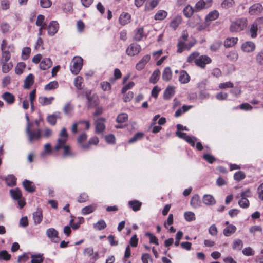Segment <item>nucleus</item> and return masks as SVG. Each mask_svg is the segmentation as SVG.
<instances>
[{"label": "nucleus", "instance_id": "obj_1", "mask_svg": "<svg viewBox=\"0 0 263 263\" xmlns=\"http://www.w3.org/2000/svg\"><path fill=\"white\" fill-rule=\"evenodd\" d=\"M187 62L189 63L194 62L198 67L204 68L206 64L211 63L212 60L206 55L199 56V53L197 51H195L189 55L187 57Z\"/></svg>", "mask_w": 263, "mask_h": 263}, {"label": "nucleus", "instance_id": "obj_2", "mask_svg": "<svg viewBox=\"0 0 263 263\" xmlns=\"http://www.w3.org/2000/svg\"><path fill=\"white\" fill-rule=\"evenodd\" d=\"M248 24L247 17H238L231 22L229 30L231 32H240L246 29Z\"/></svg>", "mask_w": 263, "mask_h": 263}, {"label": "nucleus", "instance_id": "obj_3", "mask_svg": "<svg viewBox=\"0 0 263 263\" xmlns=\"http://www.w3.org/2000/svg\"><path fill=\"white\" fill-rule=\"evenodd\" d=\"M84 93L87 99V105L88 108L93 107L99 104V99L96 93H92L91 90L86 91Z\"/></svg>", "mask_w": 263, "mask_h": 263}, {"label": "nucleus", "instance_id": "obj_4", "mask_svg": "<svg viewBox=\"0 0 263 263\" xmlns=\"http://www.w3.org/2000/svg\"><path fill=\"white\" fill-rule=\"evenodd\" d=\"M83 59L80 57H74L70 65V70L75 75L79 73L83 66Z\"/></svg>", "mask_w": 263, "mask_h": 263}, {"label": "nucleus", "instance_id": "obj_5", "mask_svg": "<svg viewBox=\"0 0 263 263\" xmlns=\"http://www.w3.org/2000/svg\"><path fill=\"white\" fill-rule=\"evenodd\" d=\"M195 44V41H190L187 43H185V42L179 40L177 45V52L178 53H181L183 50H190Z\"/></svg>", "mask_w": 263, "mask_h": 263}, {"label": "nucleus", "instance_id": "obj_6", "mask_svg": "<svg viewBox=\"0 0 263 263\" xmlns=\"http://www.w3.org/2000/svg\"><path fill=\"white\" fill-rule=\"evenodd\" d=\"M26 132L30 143H32L34 140H39L41 138V130L40 129L31 130L29 125L26 129Z\"/></svg>", "mask_w": 263, "mask_h": 263}, {"label": "nucleus", "instance_id": "obj_7", "mask_svg": "<svg viewBox=\"0 0 263 263\" xmlns=\"http://www.w3.org/2000/svg\"><path fill=\"white\" fill-rule=\"evenodd\" d=\"M141 50V47L139 45L136 43H132L127 47L126 52L128 55L134 56L138 54Z\"/></svg>", "mask_w": 263, "mask_h": 263}, {"label": "nucleus", "instance_id": "obj_8", "mask_svg": "<svg viewBox=\"0 0 263 263\" xmlns=\"http://www.w3.org/2000/svg\"><path fill=\"white\" fill-rule=\"evenodd\" d=\"M7 48V50H2L1 62H8L11 58L10 52H13L14 51V46L13 45H9Z\"/></svg>", "mask_w": 263, "mask_h": 263}, {"label": "nucleus", "instance_id": "obj_9", "mask_svg": "<svg viewBox=\"0 0 263 263\" xmlns=\"http://www.w3.org/2000/svg\"><path fill=\"white\" fill-rule=\"evenodd\" d=\"M60 137L57 140V148L58 149L60 147L61 144L66 143L68 140V133L66 129L64 127L62 129L60 133Z\"/></svg>", "mask_w": 263, "mask_h": 263}, {"label": "nucleus", "instance_id": "obj_10", "mask_svg": "<svg viewBox=\"0 0 263 263\" xmlns=\"http://www.w3.org/2000/svg\"><path fill=\"white\" fill-rule=\"evenodd\" d=\"M47 237L54 242H58L59 241V237H58V232L53 228L48 229L46 232Z\"/></svg>", "mask_w": 263, "mask_h": 263}, {"label": "nucleus", "instance_id": "obj_11", "mask_svg": "<svg viewBox=\"0 0 263 263\" xmlns=\"http://www.w3.org/2000/svg\"><path fill=\"white\" fill-rule=\"evenodd\" d=\"M105 119L103 118H99L95 121V124L96 133L99 134L102 133L105 130Z\"/></svg>", "mask_w": 263, "mask_h": 263}, {"label": "nucleus", "instance_id": "obj_12", "mask_svg": "<svg viewBox=\"0 0 263 263\" xmlns=\"http://www.w3.org/2000/svg\"><path fill=\"white\" fill-rule=\"evenodd\" d=\"M151 55L146 54L144 55L142 59L136 64V69L138 71H141L144 68L145 65L149 61Z\"/></svg>", "mask_w": 263, "mask_h": 263}, {"label": "nucleus", "instance_id": "obj_13", "mask_svg": "<svg viewBox=\"0 0 263 263\" xmlns=\"http://www.w3.org/2000/svg\"><path fill=\"white\" fill-rule=\"evenodd\" d=\"M66 143L61 144L60 147L58 149L57 148V144L54 146V149L56 151H59L61 149H63V156L64 157L72 156L73 154L71 149V147L69 145H66Z\"/></svg>", "mask_w": 263, "mask_h": 263}, {"label": "nucleus", "instance_id": "obj_14", "mask_svg": "<svg viewBox=\"0 0 263 263\" xmlns=\"http://www.w3.org/2000/svg\"><path fill=\"white\" fill-rule=\"evenodd\" d=\"M59 28V25L57 21H51L48 26V34L49 35L53 36L58 31Z\"/></svg>", "mask_w": 263, "mask_h": 263}, {"label": "nucleus", "instance_id": "obj_15", "mask_svg": "<svg viewBox=\"0 0 263 263\" xmlns=\"http://www.w3.org/2000/svg\"><path fill=\"white\" fill-rule=\"evenodd\" d=\"M263 10V7L260 3H256L251 6L249 9V13L251 15H258Z\"/></svg>", "mask_w": 263, "mask_h": 263}, {"label": "nucleus", "instance_id": "obj_16", "mask_svg": "<svg viewBox=\"0 0 263 263\" xmlns=\"http://www.w3.org/2000/svg\"><path fill=\"white\" fill-rule=\"evenodd\" d=\"M255 49V44L251 41H247L241 45V49L246 52H253Z\"/></svg>", "mask_w": 263, "mask_h": 263}, {"label": "nucleus", "instance_id": "obj_17", "mask_svg": "<svg viewBox=\"0 0 263 263\" xmlns=\"http://www.w3.org/2000/svg\"><path fill=\"white\" fill-rule=\"evenodd\" d=\"M23 186L25 190L28 192L33 193L35 191V185L30 180L27 179L24 180L23 182Z\"/></svg>", "mask_w": 263, "mask_h": 263}, {"label": "nucleus", "instance_id": "obj_18", "mask_svg": "<svg viewBox=\"0 0 263 263\" xmlns=\"http://www.w3.org/2000/svg\"><path fill=\"white\" fill-rule=\"evenodd\" d=\"M81 124H84L85 125V129L88 130L90 128V123L89 121L81 120L78 122L74 123L72 124L71 127V131L73 134H75L78 132V125Z\"/></svg>", "mask_w": 263, "mask_h": 263}, {"label": "nucleus", "instance_id": "obj_19", "mask_svg": "<svg viewBox=\"0 0 263 263\" xmlns=\"http://www.w3.org/2000/svg\"><path fill=\"white\" fill-rule=\"evenodd\" d=\"M52 65V61L49 58L43 59L40 64V68L41 70H45L50 68Z\"/></svg>", "mask_w": 263, "mask_h": 263}, {"label": "nucleus", "instance_id": "obj_20", "mask_svg": "<svg viewBox=\"0 0 263 263\" xmlns=\"http://www.w3.org/2000/svg\"><path fill=\"white\" fill-rule=\"evenodd\" d=\"M190 81V76L187 72L184 70L180 71V75L179 77V81L181 84H186Z\"/></svg>", "mask_w": 263, "mask_h": 263}, {"label": "nucleus", "instance_id": "obj_21", "mask_svg": "<svg viewBox=\"0 0 263 263\" xmlns=\"http://www.w3.org/2000/svg\"><path fill=\"white\" fill-rule=\"evenodd\" d=\"M131 16L127 12H122L119 17V22L122 25H125L130 22Z\"/></svg>", "mask_w": 263, "mask_h": 263}, {"label": "nucleus", "instance_id": "obj_22", "mask_svg": "<svg viewBox=\"0 0 263 263\" xmlns=\"http://www.w3.org/2000/svg\"><path fill=\"white\" fill-rule=\"evenodd\" d=\"M135 31V33L134 38L136 41H140L144 37L146 38V35L144 33V29L143 27L137 28Z\"/></svg>", "mask_w": 263, "mask_h": 263}, {"label": "nucleus", "instance_id": "obj_23", "mask_svg": "<svg viewBox=\"0 0 263 263\" xmlns=\"http://www.w3.org/2000/svg\"><path fill=\"white\" fill-rule=\"evenodd\" d=\"M128 205L134 211L137 212L141 209L142 202L137 200H133L128 201Z\"/></svg>", "mask_w": 263, "mask_h": 263}, {"label": "nucleus", "instance_id": "obj_24", "mask_svg": "<svg viewBox=\"0 0 263 263\" xmlns=\"http://www.w3.org/2000/svg\"><path fill=\"white\" fill-rule=\"evenodd\" d=\"M172 77V71L170 67H166L164 68L162 75V80L168 82L171 80Z\"/></svg>", "mask_w": 263, "mask_h": 263}, {"label": "nucleus", "instance_id": "obj_25", "mask_svg": "<svg viewBox=\"0 0 263 263\" xmlns=\"http://www.w3.org/2000/svg\"><path fill=\"white\" fill-rule=\"evenodd\" d=\"M2 98L9 104H12L15 101L14 96L12 93L9 92H4L2 95Z\"/></svg>", "mask_w": 263, "mask_h": 263}, {"label": "nucleus", "instance_id": "obj_26", "mask_svg": "<svg viewBox=\"0 0 263 263\" xmlns=\"http://www.w3.org/2000/svg\"><path fill=\"white\" fill-rule=\"evenodd\" d=\"M258 29V27L256 23L253 22V23L251 25L248 33L250 35L251 38H256L257 36Z\"/></svg>", "mask_w": 263, "mask_h": 263}, {"label": "nucleus", "instance_id": "obj_27", "mask_svg": "<svg viewBox=\"0 0 263 263\" xmlns=\"http://www.w3.org/2000/svg\"><path fill=\"white\" fill-rule=\"evenodd\" d=\"M10 193L11 197L15 200H18L22 197V192L18 188L10 190Z\"/></svg>", "mask_w": 263, "mask_h": 263}, {"label": "nucleus", "instance_id": "obj_28", "mask_svg": "<svg viewBox=\"0 0 263 263\" xmlns=\"http://www.w3.org/2000/svg\"><path fill=\"white\" fill-rule=\"evenodd\" d=\"M33 219L35 224L40 223L43 219L42 211L41 209H37L33 213Z\"/></svg>", "mask_w": 263, "mask_h": 263}, {"label": "nucleus", "instance_id": "obj_29", "mask_svg": "<svg viewBox=\"0 0 263 263\" xmlns=\"http://www.w3.org/2000/svg\"><path fill=\"white\" fill-rule=\"evenodd\" d=\"M201 202L200 197L198 194L194 195L191 199V205L194 208H197L200 206Z\"/></svg>", "mask_w": 263, "mask_h": 263}, {"label": "nucleus", "instance_id": "obj_30", "mask_svg": "<svg viewBox=\"0 0 263 263\" xmlns=\"http://www.w3.org/2000/svg\"><path fill=\"white\" fill-rule=\"evenodd\" d=\"M4 179L9 186L13 187L16 184V178L13 175H9Z\"/></svg>", "mask_w": 263, "mask_h": 263}, {"label": "nucleus", "instance_id": "obj_31", "mask_svg": "<svg viewBox=\"0 0 263 263\" xmlns=\"http://www.w3.org/2000/svg\"><path fill=\"white\" fill-rule=\"evenodd\" d=\"M34 83V76L29 74L24 80V87L25 89H29Z\"/></svg>", "mask_w": 263, "mask_h": 263}, {"label": "nucleus", "instance_id": "obj_32", "mask_svg": "<svg viewBox=\"0 0 263 263\" xmlns=\"http://www.w3.org/2000/svg\"><path fill=\"white\" fill-rule=\"evenodd\" d=\"M236 231V227L233 224H229L224 229L223 231V235L228 237L234 233Z\"/></svg>", "mask_w": 263, "mask_h": 263}, {"label": "nucleus", "instance_id": "obj_33", "mask_svg": "<svg viewBox=\"0 0 263 263\" xmlns=\"http://www.w3.org/2000/svg\"><path fill=\"white\" fill-rule=\"evenodd\" d=\"M237 37H228L224 41V46L226 48L234 46L238 42Z\"/></svg>", "mask_w": 263, "mask_h": 263}, {"label": "nucleus", "instance_id": "obj_34", "mask_svg": "<svg viewBox=\"0 0 263 263\" xmlns=\"http://www.w3.org/2000/svg\"><path fill=\"white\" fill-rule=\"evenodd\" d=\"M175 87L173 86H168L164 91V98L166 100H168L175 95Z\"/></svg>", "mask_w": 263, "mask_h": 263}, {"label": "nucleus", "instance_id": "obj_35", "mask_svg": "<svg viewBox=\"0 0 263 263\" xmlns=\"http://www.w3.org/2000/svg\"><path fill=\"white\" fill-rule=\"evenodd\" d=\"M84 218L81 217L78 218V221L76 222H74V220L73 219H71L69 222V224L73 228V229L77 230L79 228L80 225L84 223Z\"/></svg>", "mask_w": 263, "mask_h": 263}, {"label": "nucleus", "instance_id": "obj_36", "mask_svg": "<svg viewBox=\"0 0 263 263\" xmlns=\"http://www.w3.org/2000/svg\"><path fill=\"white\" fill-rule=\"evenodd\" d=\"M219 15L217 10H214L210 12L205 17V22H211L216 20Z\"/></svg>", "mask_w": 263, "mask_h": 263}, {"label": "nucleus", "instance_id": "obj_37", "mask_svg": "<svg viewBox=\"0 0 263 263\" xmlns=\"http://www.w3.org/2000/svg\"><path fill=\"white\" fill-rule=\"evenodd\" d=\"M99 139L97 136L91 137L88 142L85 144H82V147L84 149H89L91 144L97 145L99 143Z\"/></svg>", "mask_w": 263, "mask_h": 263}, {"label": "nucleus", "instance_id": "obj_38", "mask_svg": "<svg viewBox=\"0 0 263 263\" xmlns=\"http://www.w3.org/2000/svg\"><path fill=\"white\" fill-rule=\"evenodd\" d=\"M54 99L53 97L47 98L46 97H40L39 98V102L43 106L51 104Z\"/></svg>", "mask_w": 263, "mask_h": 263}, {"label": "nucleus", "instance_id": "obj_39", "mask_svg": "<svg viewBox=\"0 0 263 263\" xmlns=\"http://www.w3.org/2000/svg\"><path fill=\"white\" fill-rule=\"evenodd\" d=\"M160 76V71L159 69H156L153 72L149 78V82L153 84H156L159 80Z\"/></svg>", "mask_w": 263, "mask_h": 263}, {"label": "nucleus", "instance_id": "obj_40", "mask_svg": "<svg viewBox=\"0 0 263 263\" xmlns=\"http://www.w3.org/2000/svg\"><path fill=\"white\" fill-rule=\"evenodd\" d=\"M160 0H149L145 6V10L149 11L155 8L159 3Z\"/></svg>", "mask_w": 263, "mask_h": 263}, {"label": "nucleus", "instance_id": "obj_41", "mask_svg": "<svg viewBox=\"0 0 263 263\" xmlns=\"http://www.w3.org/2000/svg\"><path fill=\"white\" fill-rule=\"evenodd\" d=\"M194 12H196L195 9L190 5H187L183 9V14L187 18L191 17Z\"/></svg>", "mask_w": 263, "mask_h": 263}, {"label": "nucleus", "instance_id": "obj_42", "mask_svg": "<svg viewBox=\"0 0 263 263\" xmlns=\"http://www.w3.org/2000/svg\"><path fill=\"white\" fill-rule=\"evenodd\" d=\"M32 258L31 263H42L44 261V257L43 254H37L31 255Z\"/></svg>", "mask_w": 263, "mask_h": 263}, {"label": "nucleus", "instance_id": "obj_43", "mask_svg": "<svg viewBox=\"0 0 263 263\" xmlns=\"http://www.w3.org/2000/svg\"><path fill=\"white\" fill-rule=\"evenodd\" d=\"M182 21V18L180 16H176L170 23V27L175 30L179 25Z\"/></svg>", "mask_w": 263, "mask_h": 263}, {"label": "nucleus", "instance_id": "obj_44", "mask_svg": "<svg viewBox=\"0 0 263 263\" xmlns=\"http://www.w3.org/2000/svg\"><path fill=\"white\" fill-rule=\"evenodd\" d=\"M203 202L206 205H213L216 202L214 197L210 195H204L203 197Z\"/></svg>", "mask_w": 263, "mask_h": 263}, {"label": "nucleus", "instance_id": "obj_45", "mask_svg": "<svg viewBox=\"0 0 263 263\" xmlns=\"http://www.w3.org/2000/svg\"><path fill=\"white\" fill-rule=\"evenodd\" d=\"M235 5L234 0H223L220 5L222 8L224 9H228L232 8Z\"/></svg>", "mask_w": 263, "mask_h": 263}, {"label": "nucleus", "instance_id": "obj_46", "mask_svg": "<svg viewBox=\"0 0 263 263\" xmlns=\"http://www.w3.org/2000/svg\"><path fill=\"white\" fill-rule=\"evenodd\" d=\"M2 64V70L4 73H8L13 67V64L11 62H1Z\"/></svg>", "mask_w": 263, "mask_h": 263}, {"label": "nucleus", "instance_id": "obj_47", "mask_svg": "<svg viewBox=\"0 0 263 263\" xmlns=\"http://www.w3.org/2000/svg\"><path fill=\"white\" fill-rule=\"evenodd\" d=\"M73 110V106L71 103H67L63 107V110L65 115L71 116Z\"/></svg>", "mask_w": 263, "mask_h": 263}, {"label": "nucleus", "instance_id": "obj_48", "mask_svg": "<svg viewBox=\"0 0 263 263\" xmlns=\"http://www.w3.org/2000/svg\"><path fill=\"white\" fill-rule=\"evenodd\" d=\"M167 15L166 11L162 10H159L154 16L155 20H163Z\"/></svg>", "mask_w": 263, "mask_h": 263}, {"label": "nucleus", "instance_id": "obj_49", "mask_svg": "<svg viewBox=\"0 0 263 263\" xmlns=\"http://www.w3.org/2000/svg\"><path fill=\"white\" fill-rule=\"evenodd\" d=\"M26 66V64L24 62L18 63L15 68V72L16 74L20 75L23 73L24 69L25 68Z\"/></svg>", "mask_w": 263, "mask_h": 263}, {"label": "nucleus", "instance_id": "obj_50", "mask_svg": "<svg viewBox=\"0 0 263 263\" xmlns=\"http://www.w3.org/2000/svg\"><path fill=\"white\" fill-rule=\"evenodd\" d=\"M243 247L242 241L239 239H235L233 243L232 248L235 250L240 251Z\"/></svg>", "mask_w": 263, "mask_h": 263}, {"label": "nucleus", "instance_id": "obj_51", "mask_svg": "<svg viewBox=\"0 0 263 263\" xmlns=\"http://www.w3.org/2000/svg\"><path fill=\"white\" fill-rule=\"evenodd\" d=\"M96 206L95 205H90L85 206L82 209V214L83 215L89 214L92 213L96 209Z\"/></svg>", "mask_w": 263, "mask_h": 263}, {"label": "nucleus", "instance_id": "obj_52", "mask_svg": "<svg viewBox=\"0 0 263 263\" xmlns=\"http://www.w3.org/2000/svg\"><path fill=\"white\" fill-rule=\"evenodd\" d=\"M31 49L30 47H24L22 49V59L23 60H27L31 53Z\"/></svg>", "mask_w": 263, "mask_h": 263}, {"label": "nucleus", "instance_id": "obj_53", "mask_svg": "<svg viewBox=\"0 0 263 263\" xmlns=\"http://www.w3.org/2000/svg\"><path fill=\"white\" fill-rule=\"evenodd\" d=\"M83 82V79L81 76L77 77L74 80V86L79 90L82 89V83Z\"/></svg>", "mask_w": 263, "mask_h": 263}, {"label": "nucleus", "instance_id": "obj_54", "mask_svg": "<svg viewBox=\"0 0 263 263\" xmlns=\"http://www.w3.org/2000/svg\"><path fill=\"white\" fill-rule=\"evenodd\" d=\"M59 87V84L57 81H53L49 82L48 84L45 86V90H51L55 89Z\"/></svg>", "mask_w": 263, "mask_h": 263}, {"label": "nucleus", "instance_id": "obj_55", "mask_svg": "<svg viewBox=\"0 0 263 263\" xmlns=\"http://www.w3.org/2000/svg\"><path fill=\"white\" fill-rule=\"evenodd\" d=\"M106 227V223L104 220H99L94 224V228L99 231L104 229Z\"/></svg>", "mask_w": 263, "mask_h": 263}, {"label": "nucleus", "instance_id": "obj_56", "mask_svg": "<svg viewBox=\"0 0 263 263\" xmlns=\"http://www.w3.org/2000/svg\"><path fill=\"white\" fill-rule=\"evenodd\" d=\"M246 177L245 173L241 171L236 172L234 175V179L237 181H240Z\"/></svg>", "mask_w": 263, "mask_h": 263}, {"label": "nucleus", "instance_id": "obj_57", "mask_svg": "<svg viewBox=\"0 0 263 263\" xmlns=\"http://www.w3.org/2000/svg\"><path fill=\"white\" fill-rule=\"evenodd\" d=\"M128 120V115L126 113H121L117 117L116 121L119 123H122Z\"/></svg>", "mask_w": 263, "mask_h": 263}, {"label": "nucleus", "instance_id": "obj_58", "mask_svg": "<svg viewBox=\"0 0 263 263\" xmlns=\"http://www.w3.org/2000/svg\"><path fill=\"white\" fill-rule=\"evenodd\" d=\"M11 258V255L6 250L0 251V259L6 261L9 260Z\"/></svg>", "mask_w": 263, "mask_h": 263}, {"label": "nucleus", "instance_id": "obj_59", "mask_svg": "<svg viewBox=\"0 0 263 263\" xmlns=\"http://www.w3.org/2000/svg\"><path fill=\"white\" fill-rule=\"evenodd\" d=\"M206 3L203 0L199 1L195 5V9L196 12L199 11L205 8Z\"/></svg>", "mask_w": 263, "mask_h": 263}, {"label": "nucleus", "instance_id": "obj_60", "mask_svg": "<svg viewBox=\"0 0 263 263\" xmlns=\"http://www.w3.org/2000/svg\"><path fill=\"white\" fill-rule=\"evenodd\" d=\"M145 235L146 236L148 237V238L149 239V242L151 243H154L156 245H159L158 240L155 235H154L153 234H152V233H151L149 232L146 233Z\"/></svg>", "mask_w": 263, "mask_h": 263}, {"label": "nucleus", "instance_id": "obj_61", "mask_svg": "<svg viewBox=\"0 0 263 263\" xmlns=\"http://www.w3.org/2000/svg\"><path fill=\"white\" fill-rule=\"evenodd\" d=\"M184 218L187 221H191L195 220V214L192 212H186L184 213Z\"/></svg>", "mask_w": 263, "mask_h": 263}, {"label": "nucleus", "instance_id": "obj_62", "mask_svg": "<svg viewBox=\"0 0 263 263\" xmlns=\"http://www.w3.org/2000/svg\"><path fill=\"white\" fill-rule=\"evenodd\" d=\"M45 16L43 15L39 14L35 22V24L38 26H47L46 23H44Z\"/></svg>", "mask_w": 263, "mask_h": 263}, {"label": "nucleus", "instance_id": "obj_63", "mask_svg": "<svg viewBox=\"0 0 263 263\" xmlns=\"http://www.w3.org/2000/svg\"><path fill=\"white\" fill-rule=\"evenodd\" d=\"M239 205L242 208H247L249 206V201L246 198H241V199L238 201Z\"/></svg>", "mask_w": 263, "mask_h": 263}, {"label": "nucleus", "instance_id": "obj_64", "mask_svg": "<svg viewBox=\"0 0 263 263\" xmlns=\"http://www.w3.org/2000/svg\"><path fill=\"white\" fill-rule=\"evenodd\" d=\"M242 252L244 255L247 256H253L254 254V251L250 247L244 248Z\"/></svg>", "mask_w": 263, "mask_h": 263}]
</instances>
